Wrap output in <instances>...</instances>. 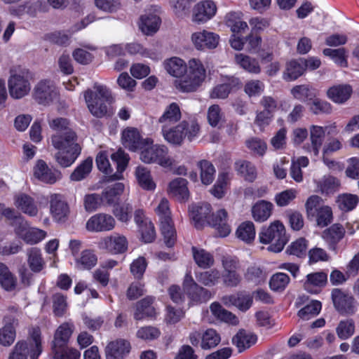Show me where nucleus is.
I'll return each mask as SVG.
<instances>
[{"instance_id": "12", "label": "nucleus", "mask_w": 359, "mask_h": 359, "mask_svg": "<svg viewBox=\"0 0 359 359\" xmlns=\"http://www.w3.org/2000/svg\"><path fill=\"white\" fill-rule=\"evenodd\" d=\"M128 242L126 237L118 233L105 236L97 243L100 250H105L111 254L117 255L125 252L128 249Z\"/></svg>"}, {"instance_id": "38", "label": "nucleus", "mask_w": 359, "mask_h": 359, "mask_svg": "<svg viewBox=\"0 0 359 359\" xmlns=\"http://www.w3.org/2000/svg\"><path fill=\"white\" fill-rule=\"evenodd\" d=\"M318 190L322 194L330 195L339 190V180L332 176H324L323 178L315 181Z\"/></svg>"}, {"instance_id": "51", "label": "nucleus", "mask_w": 359, "mask_h": 359, "mask_svg": "<svg viewBox=\"0 0 359 359\" xmlns=\"http://www.w3.org/2000/svg\"><path fill=\"white\" fill-rule=\"evenodd\" d=\"M237 237L246 243H250L255 238V229L252 222H245L236 230Z\"/></svg>"}, {"instance_id": "37", "label": "nucleus", "mask_w": 359, "mask_h": 359, "mask_svg": "<svg viewBox=\"0 0 359 359\" xmlns=\"http://www.w3.org/2000/svg\"><path fill=\"white\" fill-rule=\"evenodd\" d=\"M352 88L349 85H338L331 87L327 90V96L336 103H344L349 99Z\"/></svg>"}, {"instance_id": "8", "label": "nucleus", "mask_w": 359, "mask_h": 359, "mask_svg": "<svg viewBox=\"0 0 359 359\" xmlns=\"http://www.w3.org/2000/svg\"><path fill=\"white\" fill-rule=\"evenodd\" d=\"M259 238L260 242L264 244L274 242L269 246L268 250L279 252L287 243L285 226L280 221H275L268 227L262 228L259 234Z\"/></svg>"}, {"instance_id": "11", "label": "nucleus", "mask_w": 359, "mask_h": 359, "mask_svg": "<svg viewBox=\"0 0 359 359\" xmlns=\"http://www.w3.org/2000/svg\"><path fill=\"white\" fill-rule=\"evenodd\" d=\"M332 300L336 310L341 315H353L356 311L354 297L344 290L334 288L332 291Z\"/></svg>"}, {"instance_id": "25", "label": "nucleus", "mask_w": 359, "mask_h": 359, "mask_svg": "<svg viewBox=\"0 0 359 359\" xmlns=\"http://www.w3.org/2000/svg\"><path fill=\"white\" fill-rule=\"evenodd\" d=\"M130 343L124 339L111 341L106 347L107 359H123L130 352Z\"/></svg>"}, {"instance_id": "62", "label": "nucleus", "mask_w": 359, "mask_h": 359, "mask_svg": "<svg viewBox=\"0 0 359 359\" xmlns=\"http://www.w3.org/2000/svg\"><path fill=\"white\" fill-rule=\"evenodd\" d=\"M245 144L254 155L263 156L267 149L266 143L257 137H252L248 140Z\"/></svg>"}, {"instance_id": "10", "label": "nucleus", "mask_w": 359, "mask_h": 359, "mask_svg": "<svg viewBox=\"0 0 359 359\" xmlns=\"http://www.w3.org/2000/svg\"><path fill=\"white\" fill-rule=\"evenodd\" d=\"M59 91L54 82L50 80H41L34 87V99L40 104L47 106L59 99Z\"/></svg>"}, {"instance_id": "20", "label": "nucleus", "mask_w": 359, "mask_h": 359, "mask_svg": "<svg viewBox=\"0 0 359 359\" xmlns=\"http://www.w3.org/2000/svg\"><path fill=\"white\" fill-rule=\"evenodd\" d=\"M217 7L210 0L197 4L194 9L193 21L198 23L205 22L211 19L216 13Z\"/></svg>"}, {"instance_id": "52", "label": "nucleus", "mask_w": 359, "mask_h": 359, "mask_svg": "<svg viewBox=\"0 0 359 359\" xmlns=\"http://www.w3.org/2000/svg\"><path fill=\"white\" fill-rule=\"evenodd\" d=\"M187 65L179 57H172L165 62V69L172 76L180 77L185 73Z\"/></svg>"}, {"instance_id": "39", "label": "nucleus", "mask_w": 359, "mask_h": 359, "mask_svg": "<svg viewBox=\"0 0 359 359\" xmlns=\"http://www.w3.org/2000/svg\"><path fill=\"white\" fill-rule=\"evenodd\" d=\"M210 309L212 315L218 320L233 325L238 324L239 320L238 317L231 312L224 309L219 303L216 302L212 303Z\"/></svg>"}, {"instance_id": "5", "label": "nucleus", "mask_w": 359, "mask_h": 359, "mask_svg": "<svg viewBox=\"0 0 359 359\" xmlns=\"http://www.w3.org/2000/svg\"><path fill=\"white\" fill-rule=\"evenodd\" d=\"M95 92L88 89L84 93V98L90 113L95 117L102 118L108 111L107 104L112 100L109 90L104 86L95 83Z\"/></svg>"}, {"instance_id": "53", "label": "nucleus", "mask_w": 359, "mask_h": 359, "mask_svg": "<svg viewBox=\"0 0 359 359\" xmlns=\"http://www.w3.org/2000/svg\"><path fill=\"white\" fill-rule=\"evenodd\" d=\"M198 282L208 287H212L217 285L221 280V273L217 269L201 272L196 275Z\"/></svg>"}, {"instance_id": "14", "label": "nucleus", "mask_w": 359, "mask_h": 359, "mask_svg": "<svg viewBox=\"0 0 359 359\" xmlns=\"http://www.w3.org/2000/svg\"><path fill=\"white\" fill-rule=\"evenodd\" d=\"M183 287L184 291L187 293L193 302L202 303L209 300L211 297V293L207 289L199 286L192 278L190 273H187Z\"/></svg>"}, {"instance_id": "4", "label": "nucleus", "mask_w": 359, "mask_h": 359, "mask_svg": "<svg viewBox=\"0 0 359 359\" xmlns=\"http://www.w3.org/2000/svg\"><path fill=\"white\" fill-rule=\"evenodd\" d=\"M206 70L198 59H191L187 65L185 74L175 81L176 88L182 92L196 91L205 81Z\"/></svg>"}, {"instance_id": "29", "label": "nucleus", "mask_w": 359, "mask_h": 359, "mask_svg": "<svg viewBox=\"0 0 359 359\" xmlns=\"http://www.w3.org/2000/svg\"><path fill=\"white\" fill-rule=\"evenodd\" d=\"M325 135V129L320 126L313 125L310 127V140L311 145L309 151L312 152L314 156H318L323 145Z\"/></svg>"}, {"instance_id": "22", "label": "nucleus", "mask_w": 359, "mask_h": 359, "mask_svg": "<svg viewBox=\"0 0 359 359\" xmlns=\"http://www.w3.org/2000/svg\"><path fill=\"white\" fill-rule=\"evenodd\" d=\"M222 302L226 306H235L239 310L246 311L252 304V297L245 292H240L223 297Z\"/></svg>"}, {"instance_id": "19", "label": "nucleus", "mask_w": 359, "mask_h": 359, "mask_svg": "<svg viewBox=\"0 0 359 359\" xmlns=\"http://www.w3.org/2000/svg\"><path fill=\"white\" fill-rule=\"evenodd\" d=\"M241 83L236 77H228L224 83L215 86L210 94L212 99H225L229 93L240 88Z\"/></svg>"}, {"instance_id": "34", "label": "nucleus", "mask_w": 359, "mask_h": 359, "mask_svg": "<svg viewBox=\"0 0 359 359\" xmlns=\"http://www.w3.org/2000/svg\"><path fill=\"white\" fill-rule=\"evenodd\" d=\"M50 212L57 221H61L67 216L69 207L61 199L60 195L54 194L50 197Z\"/></svg>"}, {"instance_id": "9", "label": "nucleus", "mask_w": 359, "mask_h": 359, "mask_svg": "<svg viewBox=\"0 0 359 359\" xmlns=\"http://www.w3.org/2000/svg\"><path fill=\"white\" fill-rule=\"evenodd\" d=\"M140 159L146 163H157L163 167L172 165V160L168 156V149L162 144H149L141 149Z\"/></svg>"}, {"instance_id": "3", "label": "nucleus", "mask_w": 359, "mask_h": 359, "mask_svg": "<svg viewBox=\"0 0 359 359\" xmlns=\"http://www.w3.org/2000/svg\"><path fill=\"white\" fill-rule=\"evenodd\" d=\"M77 135L68 133L65 141L59 136H52L53 146L58 150L55 158L57 163L63 168L72 165L81 154V148L76 142Z\"/></svg>"}, {"instance_id": "63", "label": "nucleus", "mask_w": 359, "mask_h": 359, "mask_svg": "<svg viewBox=\"0 0 359 359\" xmlns=\"http://www.w3.org/2000/svg\"><path fill=\"white\" fill-rule=\"evenodd\" d=\"M97 256L90 250H86L81 252V257L77 259V263L83 269H90L97 264Z\"/></svg>"}, {"instance_id": "44", "label": "nucleus", "mask_w": 359, "mask_h": 359, "mask_svg": "<svg viewBox=\"0 0 359 359\" xmlns=\"http://www.w3.org/2000/svg\"><path fill=\"white\" fill-rule=\"evenodd\" d=\"M302 59L293 60L287 63L283 79L287 81H294L302 76L304 72Z\"/></svg>"}, {"instance_id": "15", "label": "nucleus", "mask_w": 359, "mask_h": 359, "mask_svg": "<svg viewBox=\"0 0 359 359\" xmlns=\"http://www.w3.org/2000/svg\"><path fill=\"white\" fill-rule=\"evenodd\" d=\"M116 225L115 219L106 213H97L90 217L86 222V229L92 232L109 231Z\"/></svg>"}, {"instance_id": "7", "label": "nucleus", "mask_w": 359, "mask_h": 359, "mask_svg": "<svg viewBox=\"0 0 359 359\" xmlns=\"http://www.w3.org/2000/svg\"><path fill=\"white\" fill-rule=\"evenodd\" d=\"M155 212L158 217L161 231L164 243L167 247H172L176 241L177 233L171 217V212L168 201L163 198L155 209Z\"/></svg>"}, {"instance_id": "35", "label": "nucleus", "mask_w": 359, "mask_h": 359, "mask_svg": "<svg viewBox=\"0 0 359 359\" xmlns=\"http://www.w3.org/2000/svg\"><path fill=\"white\" fill-rule=\"evenodd\" d=\"M50 128L56 131V133L52 136H59L63 141L67 140L68 133H72L76 135V133L71 128L70 122L65 118H56L49 121Z\"/></svg>"}, {"instance_id": "40", "label": "nucleus", "mask_w": 359, "mask_h": 359, "mask_svg": "<svg viewBox=\"0 0 359 359\" xmlns=\"http://www.w3.org/2000/svg\"><path fill=\"white\" fill-rule=\"evenodd\" d=\"M4 320L5 326L0 330V344L3 346H10L15 338V331L13 326L15 320L11 316H5Z\"/></svg>"}, {"instance_id": "60", "label": "nucleus", "mask_w": 359, "mask_h": 359, "mask_svg": "<svg viewBox=\"0 0 359 359\" xmlns=\"http://www.w3.org/2000/svg\"><path fill=\"white\" fill-rule=\"evenodd\" d=\"M229 180L230 178L228 173L219 174L216 184L211 189L212 195L217 198H222L225 194Z\"/></svg>"}, {"instance_id": "1", "label": "nucleus", "mask_w": 359, "mask_h": 359, "mask_svg": "<svg viewBox=\"0 0 359 359\" xmlns=\"http://www.w3.org/2000/svg\"><path fill=\"white\" fill-rule=\"evenodd\" d=\"M189 216L196 229L202 228L206 223L215 228L220 237H226L231 232L230 225L227 222V212L221 209L212 214L210 217L211 206L209 203L193 204L189 207Z\"/></svg>"}, {"instance_id": "59", "label": "nucleus", "mask_w": 359, "mask_h": 359, "mask_svg": "<svg viewBox=\"0 0 359 359\" xmlns=\"http://www.w3.org/2000/svg\"><path fill=\"white\" fill-rule=\"evenodd\" d=\"M323 54L332 58L334 62L341 67H347V55L344 48L337 49L325 48Z\"/></svg>"}, {"instance_id": "50", "label": "nucleus", "mask_w": 359, "mask_h": 359, "mask_svg": "<svg viewBox=\"0 0 359 359\" xmlns=\"http://www.w3.org/2000/svg\"><path fill=\"white\" fill-rule=\"evenodd\" d=\"M359 202V197L352 194H342L338 196L337 203L339 208L344 212L353 210Z\"/></svg>"}, {"instance_id": "17", "label": "nucleus", "mask_w": 359, "mask_h": 359, "mask_svg": "<svg viewBox=\"0 0 359 359\" xmlns=\"http://www.w3.org/2000/svg\"><path fill=\"white\" fill-rule=\"evenodd\" d=\"M34 177L42 182L53 184L59 180L61 172L57 169L50 168L43 160H39L34 168Z\"/></svg>"}, {"instance_id": "46", "label": "nucleus", "mask_w": 359, "mask_h": 359, "mask_svg": "<svg viewBox=\"0 0 359 359\" xmlns=\"http://www.w3.org/2000/svg\"><path fill=\"white\" fill-rule=\"evenodd\" d=\"M136 178L140 186L148 191L154 190L156 184L153 181L150 171L144 167L138 166L135 171Z\"/></svg>"}, {"instance_id": "13", "label": "nucleus", "mask_w": 359, "mask_h": 359, "mask_svg": "<svg viewBox=\"0 0 359 359\" xmlns=\"http://www.w3.org/2000/svg\"><path fill=\"white\" fill-rule=\"evenodd\" d=\"M122 141L125 147L132 151L141 150L154 142L151 138H142L139 130L135 128H127L123 131Z\"/></svg>"}, {"instance_id": "2", "label": "nucleus", "mask_w": 359, "mask_h": 359, "mask_svg": "<svg viewBox=\"0 0 359 359\" xmlns=\"http://www.w3.org/2000/svg\"><path fill=\"white\" fill-rule=\"evenodd\" d=\"M200 126L196 119L184 120L179 124L171 126L164 125L161 133L165 141L175 146L181 145L187 138L189 142L198 137Z\"/></svg>"}, {"instance_id": "55", "label": "nucleus", "mask_w": 359, "mask_h": 359, "mask_svg": "<svg viewBox=\"0 0 359 359\" xmlns=\"http://www.w3.org/2000/svg\"><path fill=\"white\" fill-rule=\"evenodd\" d=\"M201 169V179L203 184L208 185L215 178V169L214 165L208 161L203 160L198 163Z\"/></svg>"}, {"instance_id": "42", "label": "nucleus", "mask_w": 359, "mask_h": 359, "mask_svg": "<svg viewBox=\"0 0 359 359\" xmlns=\"http://www.w3.org/2000/svg\"><path fill=\"white\" fill-rule=\"evenodd\" d=\"M235 60L238 65L249 73L257 74L261 72L258 60L248 55L243 53L236 54Z\"/></svg>"}, {"instance_id": "28", "label": "nucleus", "mask_w": 359, "mask_h": 359, "mask_svg": "<svg viewBox=\"0 0 359 359\" xmlns=\"http://www.w3.org/2000/svg\"><path fill=\"white\" fill-rule=\"evenodd\" d=\"M257 339V336L252 332L241 330L233 337L232 343L236 346L238 352L241 353L255 344Z\"/></svg>"}, {"instance_id": "23", "label": "nucleus", "mask_w": 359, "mask_h": 359, "mask_svg": "<svg viewBox=\"0 0 359 359\" xmlns=\"http://www.w3.org/2000/svg\"><path fill=\"white\" fill-rule=\"evenodd\" d=\"M327 281V275L326 273L323 271L311 273L306 276L304 288L309 293L318 294L325 286Z\"/></svg>"}, {"instance_id": "16", "label": "nucleus", "mask_w": 359, "mask_h": 359, "mask_svg": "<svg viewBox=\"0 0 359 359\" xmlns=\"http://www.w3.org/2000/svg\"><path fill=\"white\" fill-rule=\"evenodd\" d=\"M8 90L11 96L14 99H20L30 91L29 80L22 75L13 74L8 79Z\"/></svg>"}, {"instance_id": "45", "label": "nucleus", "mask_w": 359, "mask_h": 359, "mask_svg": "<svg viewBox=\"0 0 359 359\" xmlns=\"http://www.w3.org/2000/svg\"><path fill=\"white\" fill-rule=\"evenodd\" d=\"M235 169L247 181L253 182L257 177L256 168L249 161L245 160L236 161Z\"/></svg>"}, {"instance_id": "36", "label": "nucleus", "mask_w": 359, "mask_h": 359, "mask_svg": "<svg viewBox=\"0 0 359 359\" xmlns=\"http://www.w3.org/2000/svg\"><path fill=\"white\" fill-rule=\"evenodd\" d=\"M74 329V325L72 323H65L60 325L55 332L51 346L68 344Z\"/></svg>"}, {"instance_id": "6", "label": "nucleus", "mask_w": 359, "mask_h": 359, "mask_svg": "<svg viewBox=\"0 0 359 359\" xmlns=\"http://www.w3.org/2000/svg\"><path fill=\"white\" fill-rule=\"evenodd\" d=\"M28 341H18L8 359H37L42 352L41 331L39 327L33 328Z\"/></svg>"}, {"instance_id": "61", "label": "nucleus", "mask_w": 359, "mask_h": 359, "mask_svg": "<svg viewBox=\"0 0 359 359\" xmlns=\"http://www.w3.org/2000/svg\"><path fill=\"white\" fill-rule=\"evenodd\" d=\"M133 207L130 203H124L121 205L118 203L114 205L113 214L122 222H127L132 216Z\"/></svg>"}, {"instance_id": "27", "label": "nucleus", "mask_w": 359, "mask_h": 359, "mask_svg": "<svg viewBox=\"0 0 359 359\" xmlns=\"http://www.w3.org/2000/svg\"><path fill=\"white\" fill-rule=\"evenodd\" d=\"M187 180L181 177L171 181L168 186V193L178 201H184L188 199L189 191Z\"/></svg>"}, {"instance_id": "32", "label": "nucleus", "mask_w": 359, "mask_h": 359, "mask_svg": "<svg viewBox=\"0 0 359 359\" xmlns=\"http://www.w3.org/2000/svg\"><path fill=\"white\" fill-rule=\"evenodd\" d=\"M51 355L53 359H80L81 353L76 348L65 344L51 346Z\"/></svg>"}, {"instance_id": "58", "label": "nucleus", "mask_w": 359, "mask_h": 359, "mask_svg": "<svg viewBox=\"0 0 359 359\" xmlns=\"http://www.w3.org/2000/svg\"><path fill=\"white\" fill-rule=\"evenodd\" d=\"M226 25L231 28L233 34L236 35L248 28L247 23L242 21L236 13H230L226 15Z\"/></svg>"}, {"instance_id": "21", "label": "nucleus", "mask_w": 359, "mask_h": 359, "mask_svg": "<svg viewBox=\"0 0 359 359\" xmlns=\"http://www.w3.org/2000/svg\"><path fill=\"white\" fill-rule=\"evenodd\" d=\"M344 235L345 229L343 226L339 224H334L323 231L322 238L330 250H336L337 244L343 239Z\"/></svg>"}, {"instance_id": "31", "label": "nucleus", "mask_w": 359, "mask_h": 359, "mask_svg": "<svg viewBox=\"0 0 359 359\" xmlns=\"http://www.w3.org/2000/svg\"><path fill=\"white\" fill-rule=\"evenodd\" d=\"M154 298L147 297L138 302L136 304V310L134 313L135 319L139 320L146 317H153L156 315L155 309L152 306Z\"/></svg>"}, {"instance_id": "41", "label": "nucleus", "mask_w": 359, "mask_h": 359, "mask_svg": "<svg viewBox=\"0 0 359 359\" xmlns=\"http://www.w3.org/2000/svg\"><path fill=\"white\" fill-rule=\"evenodd\" d=\"M273 205L266 201H260L256 203L252 209V216L257 222H264L271 216Z\"/></svg>"}, {"instance_id": "49", "label": "nucleus", "mask_w": 359, "mask_h": 359, "mask_svg": "<svg viewBox=\"0 0 359 359\" xmlns=\"http://www.w3.org/2000/svg\"><path fill=\"white\" fill-rule=\"evenodd\" d=\"M221 341L220 335L214 329H207L201 334V347L208 350L217 346Z\"/></svg>"}, {"instance_id": "57", "label": "nucleus", "mask_w": 359, "mask_h": 359, "mask_svg": "<svg viewBox=\"0 0 359 359\" xmlns=\"http://www.w3.org/2000/svg\"><path fill=\"white\" fill-rule=\"evenodd\" d=\"M290 277L285 273H276L270 279L269 286L273 291H283L290 283Z\"/></svg>"}, {"instance_id": "54", "label": "nucleus", "mask_w": 359, "mask_h": 359, "mask_svg": "<svg viewBox=\"0 0 359 359\" xmlns=\"http://www.w3.org/2000/svg\"><path fill=\"white\" fill-rule=\"evenodd\" d=\"M93 167V158H87L81 162L71 174L70 178L73 181H81L86 177L91 172Z\"/></svg>"}, {"instance_id": "64", "label": "nucleus", "mask_w": 359, "mask_h": 359, "mask_svg": "<svg viewBox=\"0 0 359 359\" xmlns=\"http://www.w3.org/2000/svg\"><path fill=\"white\" fill-rule=\"evenodd\" d=\"M46 236V232L37 228H29L23 236V241L27 244H36Z\"/></svg>"}, {"instance_id": "47", "label": "nucleus", "mask_w": 359, "mask_h": 359, "mask_svg": "<svg viewBox=\"0 0 359 359\" xmlns=\"http://www.w3.org/2000/svg\"><path fill=\"white\" fill-rule=\"evenodd\" d=\"M193 257L196 264L203 269H208L214 264V258L212 254L203 249L192 247Z\"/></svg>"}, {"instance_id": "48", "label": "nucleus", "mask_w": 359, "mask_h": 359, "mask_svg": "<svg viewBox=\"0 0 359 359\" xmlns=\"http://www.w3.org/2000/svg\"><path fill=\"white\" fill-rule=\"evenodd\" d=\"M28 264L33 272L39 273L45 266L41 250L37 248H32L28 250Z\"/></svg>"}, {"instance_id": "43", "label": "nucleus", "mask_w": 359, "mask_h": 359, "mask_svg": "<svg viewBox=\"0 0 359 359\" xmlns=\"http://www.w3.org/2000/svg\"><path fill=\"white\" fill-rule=\"evenodd\" d=\"M111 160L116 165V172L113 175V180H120L123 177V172L128 166L130 158L128 154L121 149H118L116 152L111 154Z\"/></svg>"}, {"instance_id": "33", "label": "nucleus", "mask_w": 359, "mask_h": 359, "mask_svg": "<svg viewBox=\"0 0 359 359\" xmlns=\"http://www.w3.org/2000/svg\"><path fill=\"white\" fill-rule=\"evenodd\" d=\"M181 111L178 104L172 102L165 109L162 116L158 118L161 127L164 125L172 126L181 118Z\"/></svg>"}, {"instance_id": "24", "label": "nucleus", "mask_w": 359, "mask_h": 359, "mask_svg": "<svg viewBox=\"0 0 359 359\" xmlns=\"http://www.w3.org/2000/svg\"><path fill=\"white\" fill-rule=\"evenodd\" d=\"M14 204L23 213L34 217L38 214V207L34 199L28 194L21 193L14 196Z\"/></svg>"}, {"instance_id": "18", "label": "nucleus", "mask_w": 359, "mask_h": 359, "mask_svg": "<svg viewBox=\"0 0 359 359\" xmlns=\"http://www.w3.org/2000/svg\"><path fill=\"white\" fill-rule=\"evenodd\" d=\"M191 40L198 50L213 49L218 45L219 36L213 32L203 30L194 33Z\"/></svg>"}, {"instance_id": "56", "label": "nucleus", "mask_w": 359, "mask_h": 359, "mask_svg": "<svg viewBox=\"0 0 359 359\" xmlns=\"http://www.w3.org/2000/svg\"><path fill=\"white\" fill-rule=\"evenodd\" d=\"M321 308L320 302L311 301L299 311L298 316L304 320H308L317 316L320 313Z\"/></svg>"}, {"instance_id": "30", "label": "nucleus", "mask_w": 359, "mask_h": 359, "mask_svg": "<svg viewBox=\"0 0 359 359\" xmlns=\"http://www.w3.org/2000/svg\"><path fill=\"white\" fill-rule=\"evenodd\" d=\"M160 24V18L155 14L149 13L140 17L139 27L144 34L150 35L158 31Z\"/></svg>"}, {"instance_id": "26", "label": "nucleus", "mask_w": 359, "mask_h": 359, "mask_svg": "<svg viewBox=\"0 0 359 359\" xmlns=\"http://www.w3.org/2000/svg\"><path fill=\"white\" fill-rule=\"evenodd\" d=\"M125 186L122 182H116L105 188L102 194L103 205H115L118 203L119 198L123 194Z\"/></svg>"}]
</instances>
